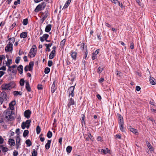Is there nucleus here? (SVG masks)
I'll use <instances>...</instances> for the list:
<instances>
[{
    "label": "nucleus",
    "mask_w": 156,
    "mask_h": 156,
    "mask_svg": "<svg viewBox=\"0 0 156 156\" xmlns=\"http://www.w3.org/2000/svg\"><path fill=\"white\" fill-rule=\"evenodd\" d=\"M46 3L44 2H42L41 3L39 4L36 6L34 10L35 12H38L40 11L44 10L46 7Z\"/></svg>",
    "instance_id": "f257e3e1"
},
{
    "label": "nucleus",
    "mask_w": 156,
    "mask_h": 156,
    "mask_svg": "<svg viewBox=\"0 0 156 156\" xmlns=\"http://www.w3.org/2000/svg\"><path fill=\"white\" fill-rule=\"evenodd\" d=\"M34 47L36 48V46L34 45L33 46L32 48L30 49L28 54V56L30 58L34 57L36 54L37 50H35V48H34Z\"/></svg>",
    "instance_id": "f03ea898"
},
{
    "label": "nucleus",
    "mask_w": 156,
    "mask_h": 156,
    "mask_svg": "<svg viewBox=\"0 0 156 156\" xmlns=\"http://www.w3.org/2000/svg\"><path fill=\"white\" fill-rule=\"evenodd\" d=\"M13 84H14L13 82H11L8 84H2L1 86L2 89L5 90H10L11 89L10 87H11Z\"/></svg>",
    "instance_id": "7ed1b4c3"
},
{
    "label": "nucleus",
    "mask_w": 156,
    "mask_h": 156,
    "mask_svg": "<svg viewBox=\"0 0 156 156\" xmlns=\"http://www.w3.org/2000/svg\"><path fill=\"white\" fill-rule=\"evenodd\" d=\"M4 113H5V118L6 119H8L6 122H8L9 121L10 119H12V111H10L9 109H6L4 111Z\"/></svg>",
    "instance_id": "20e7f679"
},
{
    "label": "nucleus",
    "mask_w": 156,
    "mask_h": 156,
    "mask_svg": "<svg viewBox=\"0 0 156 156\" xmlns=\"http://www.w3.org/2000/svg\"><path fill=\"white\" fill-rule=\"evenodd\" d=\"M75 89V86H72L70 87L68 89V92L69 94V98L71 96L72 97H73L74 95V91Z\"/></svg>",
    "instance_id": "39448f33"
},
{
    "label": "nucleus",
    "mask_w": 156,
    "mask_h": 156,
    "mask_svg": "<svg viewBox=\"0 0 156 156\" xmlns=\"http://www.w3.org/2000/svg\"><path fill=\"white\" fill-rule=\"evenodd\" d=\"M68 103L67 105L68 108H70L71 105H73L75 104V103L74 100L71 97L69 98L68 100Z\"/></svg>",
    "instance_id": "423d86ee"
},
{
    "label": "nucleus",
    "mask_w": 156,
    "mask_h": 156,
    "mask_svg": "<svg viewBox=\"0 0 156 156\" xmlns=\"http://www.w3.org/2000/svg\"><path fill=\"white\" fill-rule=\"evenodd\" d=\"M12 46V44H10L9 43L7 45V46L5 47V51L6 52H12L13 50Z\"/></svg>",
    "instance_id": "0eeeda50"
},
{
    "label": "nucleus",
    "mask_w": 156,
    "mask_h": 156,
    "mask_svg": "<svg viewBox=\"0 0 156 156\" xmlns=\"http://www.w3.org/2000/svg\"><path fill=\"white\" fill-rule=\"evenodd\" d=\"M31 122V121L30 120L28 119L26 121V122H23L21 124V127L22 128L24 129L26 127V124H29L30 125V123Z\"/></svg>",
    "instance_id": "6e6552de"
},
{
    "label": "nucleus",
    "mask_w": 156,
    "mask_h": 156,
    "mask_svg": "<svg viewBox=\"0 0 156 156\" xmlns=\"http://www.w3.org/2000/svg\"><path fill=\"white\" fill-rule=\"evenodd\" d=\"M31 113V111L29 109L26 110L24 112V116L27 119H29L30 117Z\"/></svg>",
    "instance_id": "1a4fd4ad"
},
{
    "label": "nucleus",
    "mask_w": 156,
    "mask_h": 156,
    "mask_svg": "<svg viewBox=\"0 0 156 156\" xmlns=\"http://www.w3.org/2000/svg\"><path fill=\"white\" fill-rule=\"evenodd\" d=\"M49 35L48 34H43L42 37H40V41L41 42H43L45 40L47 39L49 37Z\"/></svg>",
    "instance_id": "9d476101"
},
{
    "label": "nucleus",
    "mask_w": 156,
    "mask_h": 156,
    "mask_svg": "<svg viewBox=\"0 0 156 156\" xmlns=\"http://www.w3.org/2000/svg\"><path fill=\"white\" fill-rule=\"evenodd\" d=\"M16 101H12L9 104V106L10 109L11 110H13L14 109V106L16 105Z\"/></svg>",
    "instance_id": "9b49d317"
},
{
    "label": "nucleus",
    "mask_w": 156,
    "mask_h": 156,
    "mask_svg": "<svg viewBox=\"0 0 156 156\" xmlns=\"http://www.w3.org/2000/svg\"><path fill=\"white\" fill-rule=\"evenodd\" d=\"M128 129L130 131L132 132L133 133L136 135H137L138 134V131L136 129H135L132 128L131 126H129Z\"/></svg>",
    "instance_id": "f8f14e48"
},
{
    "label": "nucleus",
    "mask_w": 156,
    "mask_h": 156,
    "mask_svg": "<svg viewBox=\"0 0 156 156\" xmlns=\"http://www.w3.org/2000/svg\"><path fill=\"white\" fill-rule=\"evenodd\" d=\"M53 42V41H52V43H49L48 44H44L45 46L46 47V51H50V49L49 48V47H50L52 45V43Z\"/></svg>",
    "instance_id": "ddd939ff"
},
{
    "label": "nucleus",
    "mask_w": 156,
    "mask_h": 156,
    "mask_svg": "<svg viewBox=\"0 0 156 156\" xmlns=\"http://www.w3.org/2000/svg\"><path fill=\"white\" fill-rule=\"evenodd\" d=\"M1 96L3 98V101L5 100L6 101L7 98V96L6 93L5 91L2 92L1 94Z\"/></svg>",
    "instance_id": "4468645a"
},
{
    "label": "nucleus",
    "mask_w": 156,
    "mask_h": 156,
    "mask_svg": "<svg viewBox=\"0 0 156 156\" xmlns=\"http://www.w3.org/2000/svg\"><path fill=\"white\" fill-rule=\"evenodd\" d=\"M55 81L53 82V83L51 87V91L52 93H54L57 89V87L55 86Z\"/></svg>",
    "instance_id": "2eb2a0df"
},
{
    "label": "nucleus",
    "mask_w": 156,
    "mask_h": 156,
    "mask_svg": "<svg viewBox=\"0 0 156 156\" xmlns=\"http://www.w3.org/2000/svg\"><path fill=\"white\" fill-rule=\"evenodd\" d=\"M6 57L8 59V61L7 62H6V66L9 67L10 66V65L12 64V60L11 59H9V56L8 55H6Z\"/></svg>",
    "instance_id": "dca6fc26"
},
{
    "label": "nucleus",
    "mask_w": 156,
    "mask_h": 156,
    "mask_svg": "<svg viewBox=\"0 0 156 156\" xmlns=\"http://www.w3.org/2000/svg\"><path fill=\"white\" fill-rule=\"evenodd\" d=\"M71 56L73 59L76 60L77 56V53L75 51H71Z\"/></svg>",
    "instance_id": "f3484780"
},
{
    "label": "nucleus",
    "mask_w": 156,
    "mask_h": 156,
    "mask_svg": "<svg viewBox=\"0 0 156 156\" xmlns=\"http://www.w3.org/2000/svg\"><path fill=\"white\" fill-rule=\"evenodd\" d=\"M18 70L19 71L20 74H21L23 73V67L22 65H20L18 66Z\"/></svg>",
    "instance_id": "a211bd4d"
},
{
    "label": "nucleus",
    "mask_w": 156,
    "mask_h": 156,
    "mask_svg": "<svg viewBox=\"0 0 156 156\" xmlns=\"http://www.w3.org/2000/svg\"><path fill=\"white\" fill-rule=\"evenodd\" d=\"M51 140H48L47 143L45 145V148L47 150H48L50 147Z\"/></svg>",
    "instance_id": "6ab92c4d"
},
{
    "label": "nucleus",
    "mask_w": 156,
    "mask_h": 156,
    "mask_svg": "<svg viewBox=\"0 0 156 156\" xmlns=\"http://www.w3.org/2000/svg\"><path fill=\"white\" fill-rule=\"evenodd\" d=\"M51 25L50 24H49L47 25L46 26L45 31L46 32H49L51 30Z\"/></svg>",
    "instance_id": "aec40b11"
},
{
    "label": "nucleus",
    "mask_w": 156,
    "mask_h": 156,
    "mask_svg": "<svg viewBox=\"0 0 156 156\" xmlns=\"http://www.w3.org/2000/svg\"><path fill=\"white\" fill-rule=\"evenodd\" d=\"M26 88L28 91L30 92L31 88L28 81L26 82Z\"/></svg>",
    "instance_id": "412c9836"
},
{
    "label": "nucleus",
    "mask_w": 156,
    "mask_h": 156,
    "mask_svg": "<svg viewBox=\"0 0 156 156\" xmlns=\"http://www.w3.org/2000/svg\"><path fill=\"white\" fill-rule=\"evenodd\" d=\"M9 144L11 146H14L15 144V140L13 139H10L8 141Z\"/></svg>",
    "instance_id": "4be33fe9"
},
{
    "label": "nucleus",
    "mask_w": 156,
    "mask_h": 156,
    "mask_svg": "<svg viewBox=\"0 0 156 156\" xmlns=\"http://www.w3.org/2000/svg\"><path fill=\"white\" fill-rule=\"evenodd\" d=\"M101 153L105 154L110 153V151L108 148H106L105 149H101Z\"/></svg>",
    "instance_id": "5701e85b"
},
{
    "label": "nucleus",
    "mask_w": 156,
    "mask_h": 156,
    "mask_svg": "<svg viewBox=\"0 0 156 156\" xmlns=\"http://www.w3.org/2000/svg\"><path fill=\"white\" fill-rule=\"evenodd\" d=\"M27 37V32H23L20 34V37L21 38H25Z\"/></svg>",
    "instance_id": "b1692460"
},
{
    "label": "nucleus",
    "mask_w": 156,
    "mask_h": 156,
    "mask_svg": "<svg viewBox=\"0 0 156 156\" xmlns=\"http://www.w3.org/2000/svg\"><path fill=\"white\" fill-rule=\"evenodd\" d=\"M55 52L51 51L50 55H49V58L50 59H52L54 58L55 56Z\"/></svg>",
    "instance_id": "393cba45"
},
{
    "label": "nucleus",
    "mask_w": 156,
    "mask_h": 156,
    "mask_svg": "<svg viewBox=\"0 0 156 156\" xmlns=\"http://www.w3.org/2000/svg\"><path fill=\"white\" fill-rule=\"evenodd\" d=\"M20 136H18L16 137V145L17 144H20Z\"/></svg>",
    "instance_id": "a878e982"
},
{
    "label": "nucleus",
    "mask_w": 156,
    "mask_h": 156,
    "mask_svg": "<svg viewBox=\"0 0 156 156\" xmlns=\"http://www.w3.org/2000/svg\"><path fill=\"white\" fill-rule=\"evenodd\" d=\"M84 53V55L83 57V59H86L87 57V46H86V49H85V51L83 52Z\"/></svg>",
    "instance_id": "bb28decb"
},
{
    "label": "nucleus",
    "mask_w": 156,
    "mask_h": 156,
    "mask_svg": "<svg viewBox=\"0 0 156 156\" xmlns=\"http://www.w3.org/2000/svg\"><path fill=\"white\" fill-rule=\"evenodd\" d=\"M104 69V68L102 66H99L97 70V72L100 74L101 73Z\"/></svg>",
    "instance_id": "cd10ccee"
},
{
    "label": "nucleus",
    "mask_w": 156,
    "mask_h": 156,
    "mask_svg": "<svg viewBox=\"0 0 156 156\" xmlns=\"http://www.w3.org/2000/svg\"><path fill=\"white\" fill-rule=\"evenodd\" d=\"M15 38L14 37L9 38V44L13 45V43L15 42Z\"/></svg>",
    "instance_id": "c85d7f7f"
},
{
    "label": "nucleus",
    "mask_w": 156,
    "mask_h": 156,
    "mask_svg": "<svg viewBox=\"0 0 156 156\" xmlns=\"http://www.w3.org/2000/svg\"><path fill=\"white\" fill-rule=\"evenodd\" d=\"M72 147L69 146L66 147V151L67 153H70L71 151H72Z\"/></svg>",
    "instance_id": "c756f323"
},
{
    "label": "nucleus",
    "mask_w": 156,
    "mask_h": 156,
    "mask_svg": "<svg viewBox=\"0 0 156 156\" xmlns=\"http://www.w3.org/2000/svg\"><path fill=\"white\" fill-rule=\"evenodd\" d=\"M13 94L15 96H16L17 95H22V92L21 91H14L13 92Z\"/></svg>",
    "instance_id": "7c9ffc66"
},
{
    "label": "nucleus",
    "mask_w": 156,
    "mask_h": 156,
    "mask_svg": "<svg viewBox=\"0 0 156 156\" xmlns=\"http://www.w3.org/2000/svg\"><path fill=\"white\" fill-rule=\"evenodd\" d=\"M25 143L28 147L32 145V143L30 139L27 140L25 141Z\"/></svg>",
    "instance_id": "2f4dec72"
},
{
    "label": "nucleus",
    "mask_w": 156,
    "mask_h": 156,
    "mask_svg": "<svg viewBox=\"0 0 156 156\" xmlns=\"http://www.w3.org/2000/svg\"><path fill=\"white\" fill-rule=\"evenodd\" d=\"M17 66L15 64V65H13V66H9L8 67V69L7 70V71L8 72H10H10L11 71H12V70L11 69V68H14L16 67Z\"/></svg>",
    "instance_id": "473e14b6"
},
{
    "label": "nucleus",
    "mask_w": 156,
    "mask_h": 156,
    "mask_svg": "<svg viewBox=\"0 0 156 156\" xmlns=\"http://www.w3.org/2000/svg\"><path fill=\"white\" fill-rule=\"evenodd\" d=\"M52 136V132L50 131H49L47 134V137L49 138H50Z\"/></svg>",
    "instance_id": "72a5a7b5"
},
{
    "label": "nucleus",
    "mask_w": 156,
    "mask_h": 156,
    "mask_svg": "<svg viewBox=\"0 0 156 156\" xmlns=\"http://www.w3.org/2000/svg\"><path fill=\"white\" fill-rule=\"evenodd\" d=\"M29 133V131L27 130H25L24 131L23 134V136L24 137H26L28 135V134Z\"/></svg>",
    "instance_id": "f704fd0d"
},
{
    "label": "nucleus",
    "mask_w": 156,
    "mask_h": 156,
    "mask_svg": "<svg viewBox=\"0 0 156 156\" xmlns=\"http://www.w3.org/2000/svg\"><path fill=\"white\" fill-rule=\"evenodd\" d=\"M41 131V128L39 126H37L36 127V132L37 134H39Z\"/></svg>",
    "instance_id": "c9c22d12"
},
{
    "label": "nucleus",
    "mask_w": 156,
    "mask_h": 156,
    "mask_svg": "<svg viewBox=\"0 0 156 156\" xmlns=\"http://www.w3.org/2000/svg\"><path fill=\"white\" fill-rule=\"evenodd\" d=\"M153 79L151 78V79H149V81L150 83L153 85H155L156 84L155 82L154 81L153 79L155 80V79L153 77H152Z\"/></svg>",
    "instance_id": "e433bc0d"
},
{
    "label": "nucleus",
    "mask_w": 156,
    "mask_h": 156,
    "mask_svg": "<svg viewBox=\"0 0 156 156\" xmlns=\"http://www.w3.org/2000/svg\"><path fill=\"white\" fill-rule=\"evenodd\" d=\"M50 69L48 67H46L44 69V72L45 74H47L50 71Z\"/></svg>",
    "instance_id": "4c0bfd02"
},
{
    "label": "nucleus",
    "mask_w": 156,
    "mask_h": 156,
    "mask_svg": "<svg viewBox=\"0 0 156 156\" xmlns=\"http://www.w3.org/2000/svg\"><path fill=\"white\" fill-rule=\"evenodd\" d=\"M85 44L84 43H82L81 44V46L80 47V48L82 50V51L84 52L86 49V47L84 48Z\"/></svg>",
    "instance_id": "58836bf2"
},
{
    "label": "nucleus",
    "mask_w": 156,
    "mask_h": 156,
    "mask_svg": "<svg viewBox=\"0 0 156 156\" xmlns=\"http://www.w3.org/2000/svg\"><path fill=\"white\" fill-rule=\"evenodd\" d=\"M23 25H26L28 23V19L27 18L23 20Z\"/></svg>",
    "instance_id": "ea45409f"
},
{
    "label": "nucleus",
    "mask_w": 156,
    "mask_h": 156,
    "mask_svg": "<svg viewBox=\"0 0 156 156\" xmlns=\"http://www.w3.org/2000/svg\"><path fill=\"white\" fill-rule=\"evenodd\" d=\"M66 42V40L65 39H64L63 40H62L60 43V45L61 47H63Z\"/></svg>",
    "instance_id": "a19ab883"
},
{
    "label": "nucleus",
    "mask_w": 156,
    "mask_h": 156,
    "mask_svg": "<svg viewBox=\"0 0 156 156\" xmlns=\"http://www.w3.org/2000/svg\"><path fill=\"white\" fill-rule=\"evenodd\" d=\"M25 80L23 79H21L20 81V85L21 86H23L24 85Z\"/></svg>",
    "instance_id": "79ce46f5"
},
{
    "label": "nucleus",
    "mask_w": 156,
    "mask_h": 156,
    "mask_svg": "<svg viewBox=\"0 0 156 156\" xmlns=\"http://www.w3.org/2000/svg\"><path fill=\"white\" fill-rule=\"evenodd\" d=\"M4 115H0V123H4Z\"/></svg>",
    "instance_id": "37998d69"
},
{
    "label": "nucleus",
    "mask_w": 156,
    "mask_h": 156,
    "mask_svg": "<svg viewBox=\"0 0 156 156\" xmlns=\"http://www.w3.org/2000/svg\"><path fill=\"white\" fill-rule=\"evenodd\" d=\"M2 150L3 152L4 153L7 152L9 150L8 148L6 147H3Z\"/></svg>",
    "instance_id": "c03bdc74"
},
{
    "label": "nucleus",
    "mask_w": 156,
    "mask_h": 156,
    "mask_svg": "<svg viewBox=\"0 0 156 156\" xmlns=\"http://www.w3.org/2000/svg\"><path fill=\"white\" fill-rule=\"evenodd\" d=\"M37 151L35 149H34L33 151L32 155L31 156H37Z\"/></svg>",
    "instance_id": "a18cd8bd"
},
{
    "label": "nucleus",
    "mask_w": 156,
    "mask_h": 156,
    "mask_svg": "<svg viewBox=\"0 0 156 156\" xmlns=\"http://www.w3.org/2000/svg\"><path fill=\"white\" fill-rule=\"evenodd\" d=\"M20 57L19 56H18L17 57H16V59H15V62L17 64L19 63L20 61Z\"/></svg>",
    "instance_id": "49530a36"
},
{
    "label": "nucleus",
    "mask_w": 156,
    "mask_h": 156,
    "mask_svg": "<svg viewBox=\"0 0 156 156\" xmlns=\"http://www.w3.org/2000/svg\"><path fill=\"white\" fill-rule=\"evenodd\" d=\"M147 119L148 120H151L152 122H154L155 123H156L155 122V120L152 118H151L150 117L147 116Z\"/></svg>",
    "instance_id": "de8ad7c7"
},
{
    "label": "nucleus",
    "mask_w": 156,
    "mask_h": 156,
    "mask_svg": "<svg viewBox=\"0 0 156 156\" xmlns=\"http://www.w3.org/2000/svg\"><path fill=\"white\" fill-rule=\"evenodd\" d=\"M84 119H85V116L83 114V116L82 117V119H81V123H82V124L83 126V123H84V124H85Z\"/></svg>",
    "instance_id": "09e8293b"
},
{
    "label": "nucleus",
    "mask_w": 156,
    "mask_h": 156,
    "mask_svg": "<svg viewBox=\"0 0 156 156\" xmlns=\"http://www.w3.org/2000/svg\"><path fill=\"white\" fill-rule=\"evenodd\" d=\"M53 64V62L51 60H49L48 62V66L49 67H51L52 66Z\"/></svg>",
    "instance_id": "8fccbe9b"
},
{
    "label": "nucleus",
    "mask_w": 156,
    "mask_h": 156,
    "mask_svg": "<svg viewBox=\"0 0 156 156\" xmlns=\"http://www.w3.org/2000/svg\"><path fill=\"white\" fill-rule=\"evenodd\" d=\"M119 128L120 130L122 132H123L125 131L124 130V128L123 126V125H119Z\"/></svg>",
    "instance_id": "3c124183"
},
{
    "label": "nucleus",
    "mask_w": 156,
    "mask_h": 156,
    "mask_svg": "<svg viewBox=\"0 0 156 156\" xmlns=\"http://www.w3.org/2000/svg\"><path fill=\"white\" fill-rule=\"evenodd\" d=\"M1 124V126H2L4 129H6L7 128V126L6 125H5V123L4 122L3 123H0Z\"/></svg>",
    "instance_id": "603ef678"
},
{
    "label": "nucleus",
    "mask_w": 156,
    "mask_h": 156,
    "mask_svg": "<svg viewBox=\"0 0 156 156\" xmlns=\"http://www.w3.org/2000/svg\"><path fill=\"white\" fill-rule=\"evenodd\" d=\"M18 152L17 151L14 150L13 152V156H17L18 155Z\"/></svg>",
    "instance_id": "864d4df0"
},
{
    "label": "nucleus",
    "mask_w": 156,
    "mask_h": 156,
    "mask_svg": "<svg viewBox=\"0 0 156 156\" xmlns=\"http://www.w3.org/2000/svg\"><path fill=\"white\" fill-rule=\"evenodd\" d=\"M34 65V62L33 61L30 62L28 67H33Z\"/></svg>",
    "instance_id": "5fc2aeb1"
},
{
    "label": "nucleus",
    "mask_w": 156,
    "mask_h": 156,
    "mask_svg": "<svg viewBox=\"0 0 156 156\" xmlns=\"http://www.w3.org/2000/svg\"><path fill=\"white\" fill-rule=\"evenodd\" d=\"M130 48L131 49H134V44L133 42L132 41L130 42Z\"/></svg>",
    "instance_id": "6e6d98bb"
},
{
    "label": "nucleus",
    "mask_w": 156,
    "mask_h": 156,
    "mask_svg": "<svg viewBox=\"0 0 156 156\" xmlns=\"http://www.w3.org/2000/svg\"><path fill=\"white\" fill-rule=\"evenodd\" d=\"M4 141V139L1 136H0V144H2L3 143Z\"/></svg>",
    "instance_id": "4d7b16f0"
},
{
    "label": "nucleus",
    "mask_w": 156,
    "mask_h": 156,
    "mask_svg": "<svg viewBox=\"0 0 156 156\" xmlns=\"http://www.w3.org/2000/svg\"><path fill=\"white\" fill-rule=\"evenodd\" d=\"M37 88L38 90H41L43 89L42 87V85L41 84H38L37 86Z\"/></svg>",
    "instance_id": "13d9d810"
},
{
    "label": "nucleus",
    "mask_w": 156,
    "mask_h": 156,
    "mask_svg": "<svg viewBox=\"0 0 156 156\" xmlns=\"http://www.w3.org/2000/svg\"><path fill=\"white\" fill-rule=\"evenodd\" d=\"M146 143L147 144V147H148V148L150 147L151 148V147H152L151 144L149 142L147 141H146Z\"/></svg>",
    "instance_id": "bf43d9fd"
},
{
    "label": "nucleus",
    "mask_w": 156,
    "mask_h": 156,
    "mask_svg": "<svg viewBox=\"0 0 156 156\" xmlns=\"http://www.w3.org/2000/svg\"><path fill=\"white\" fill-rule=\"evenodd\" d=\"M119 125H123L124 124V122H123V119H119Z\"/></svg>",
    "instance_id": "052dcab7"
},
{
    "label": "nucleus",
    "mask_w": 156,
    "mask_h": 156,
    "mask_svg": "<svg viewBox=\"0 0 156 156\" xmlns=\"http://www.w3.org/2000/svg\"><path fill=\"white\" fill-rule=\"evenodd\" d=\"M117 115L119 119H123V117L120 114L117 113Z\"/></svg>",
    "instance_id": "680f3d73"
},
{
    "label": "nucleus",
    "mask_w": 156,
    "mask_h": 156,
    "mask_svg": "<svg viewBox=\"0 0 156 156\" xmlns=\"http://www.w3.org/2000/svg\"><path fill=\"white\" fill-rule=\"evenodd\" d=\"M99 49H97L92 54L93 55H97L99 53Z\"/></svg>",
    "instance_id": "e2e57ef3"
},
{
    "label": "nucleus",
    "mask_w": 156,
    "mask_h": 156,
    "mask_svg": "<svg viewBox=\"0 0 156 156\" xmlns=\"http://www.w3.org/2000/svg\"><path fill=\"white\" fill-rule=\"evenodd\" d=\"M45 15L44 16H46V18H47V17L48 16V10H47L46 11H45L44 12Z\"/></svg>",
    "instance_id": "0e129e2a"
},
{
    "label": "nucleus",
    "mask_w": 156,
    "mask_h": 156,
    "mask_svg": "<svg viewBox=\"0 0 156 156\" xmlns=\"http://www.w3.org/2000/svg\"><path fill=\"white\" fill-rule=\"evenodd\" d=\"M111 2L114 3L115 4H117L118 2H119L118 1V0H111Z\"/></svg>",
    "instance_id": "69168bd1"
},
{
    "label": "nucleus",
    "mask_w": 156,
    "mask_h": 156,
    "mask_svg": "<svg viewBox=\"0 0 156 156\" xmlns=\"http://www.w3.org/2000/svg\"><path fill=\"white\" fill-rule=\"evenodd\" d=\"M20 129L19 128H18L16 129V133L18 135H19V134L20 133Z\"/></svg>",
    "instance_id": "338daca9"
},
{
    "label": "nucleus",
    "mask_w": 156,
    "mask_h": 156,
    "mask_svg": "<svg viewBox=\"0 0 156 156\" xmlns=\"http://www.w3.org/2000/svg\"><path fill=\"white\" fill-rule=\"evenodd\" d=\"M0 70L5 71L6 70V66H3L0 68Z\"/></svg>",
    "instance_id": "774afa93"
}]
</instances>
